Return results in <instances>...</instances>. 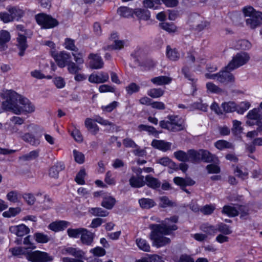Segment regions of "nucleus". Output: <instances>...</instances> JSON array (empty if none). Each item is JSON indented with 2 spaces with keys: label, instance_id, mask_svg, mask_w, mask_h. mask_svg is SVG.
Returning <instances> with one entry per match:
<instances>
[{
  "label": "nucleus",
  "instance_id": "1",
  "mask_svg": "<svg viewBox=\"0 0 262 262\" xmlns=\"http://www.w3.org/2000/svg\"><path fill=\"white\" fill-rule=\"evenodd\" d=\"M178 216L173 215L166 218L160 224L149 225V228L151 230L149 237L152 241L153 246L160 248L170 243V239L164 235H170L178 229V227L175 224L178 222Z\"/></svg>",
  "mask_w": 262,
  "mask_h": 262
},
{
  "label": "nucleus",
  "instance_id": "2",
  "mask_svg": "<svg viewBox=\"0 0 262 262\" xmlns=\"http://www.w3.org/2000/svg\"><path fill=\"white\" fill-rule=\"evenodd\" d=\"M3 97L5 100L3 102L2 106L5 110L12 112L14 114L15 111L18 112L17 107L22 97L21 95L13 90H7L4 92Z\"/></svg>",
  "mask_w": 262,
  "mask_h": 262
},
{
  "label": "nucleus",
  "instance_id": "3",
  "mask_svg": "<svg viewBox=\"0 0 262 262\" xmlns=\"http://www.w3.org/2000/svg\"><path fill=\"white\" fill-rule=\"evenodd\" d=\"M29 127H31L33 130L32 133L24 134L20 131L18 133V136L25 142L37 146L40 143V138L43 135V129L36 125H28V128Z\"/></svg>",
  "mask_w": 262,
  "mask_h": 262
},
{
  "label": "nucleus",
  "instance_id": "4",
  "mask_svg": "<svg viewBox=\"0 0 262 262\" xmlns=\"http://www.w3.org/2000/svg\"><path fill=\"white\" fill-rule=\"evenodd\" d=\"M243 13L246 16L249 17L246 20L247 25L251 29H255L262 24V13L255 11L251 6L245 7Z\"/></svg>",
  "mask_w": 262,
  "mask_h": 262
},
{
  "label": "nucleus",
  "instance_id": "5",
  "mask_svg": "<svg viewBox=\"0 0 262 262\" xmlns=\"http://www.w3.org/2000/svg\"><path fill=\"white\" fill-rule=\"evenodd\" d=\"M168 120L160 121L161 128L166 129L170 132H179L184 129L183 121L177 116H168Z\"/></svg>",
  "mask_w": 262,
  "mask_h": 262
},
{
  "label": "nucleus",
  "instance_id": "6",
  "mask_svg": "<svg viewBox=\"0 0 262 262\" xmlns=\"http://www.w3.org/2000/svg\"><path fill=\"white\" fill-rule=\"evenodd\" d=\"M62 254H69L76 258L63 257L61 259L63 262H84L81 259L84 258L85 252L78 248L71 247L66 248L62 250Z\"/></svg>",
  "mask_w": 262,
  "mask_h": 262
},
{
  "label": "nucleus",
  "instance_id": "7",
  "mask_svg": "<svg viewBox=\"0 0 262 262\" xmlns=\"http://www.w3.org/2000/svg\"><path fill=\"white\" fill-rule=\"evenodd\" d=\"M249 54L245 52L237 53L231 61L226 66V69L229 70H234L241 66L246 64L250 60Z\"/></svg>",
  "mask_w": 262,
  "mask_h": 262
},
{
  "label": "nucleus",
  "instance_id": "8",
  "mask_svg": "<svg viewBox=\"0 0 262 262\" xmlns=\"http://www.w3.org/2000/svg\"><path fill=\"white\" fill-rule=\"evenodd\" d=\"M37 23L43 29H52L59 25L58 21L50 15L39 13L35 15Z\"/></svg>",
  "mask_w": 262,
  "mask_h": 262
},
{
  "label": "nucleus",
  "instance_id": "9",
  "mask_svg": "<svg viewBox=\"0 0 262 262\" xmlns=\"http://www.w3.org/2000/svg\"><path fill=\"white\" fill-rule=\"evenodd\" d=\"M26 256L31 262H50L53 260V257L47 253L37 250L27 253Z\"/></svg>",
  "mask_w": 262,
  "mask_h": 262
},
{
  "label": "nucleus",
  "instance_id": "10",
  "mask_svg": "<svg viewBox=\"0 0 262 262\" xmlns=\"http://www.w3.org/2000/svg\"><path fill=\"white\" fill-rule=\"evenodd\" d=\"M19 104L21 106L18 105L17 109L18 110V112L15 111V114L16 115L30 114L35 111L34 105L27 98L22 97Z\"/></svg>",
  "mask_w": 262,
  "mask_h": 262
},
{
  "label": "nucleus",
  "instance_id": "11",
  "mask_svg": "<svg viewBox=\"0 0 262 262\" xmlns=\"http://www.w3.org/2000/svg\"><path fill=\"white\" fill-rule=\"evenodd\" d=\"M38 198L37 203L39 205V208L42 210L50 209L53 205V201L52 198L47 194H43L41 192H38L36 193Z\"/></svg>",
  "mask_w": 262,
  "mask_h": 262
},
{
  "label": "nucleus",
  "instance_id": "12",
  "mask_svg": "<svg viewBox=\"0 0 262 262\" xmlns=\"http://www.w3.org/2000/svg\"><path fill=\"white\" fill-rule=\"evenodd\" d=\"M232 70H229L225 67V69L218 73L217 81L224 85L233 83L235 81L234 75L230 73Z\"/></svg>",
  "mask_w": 262,
  "mask_h": 262
},
{
  "label": "nucleus",
  "instance_id": "13",
  "mask_svg": "<svg viewBox=\"0 0 262 262\" xmlns=\"http://www.w3.org/2000/svg\"><path fill=\"white\" fill-rule=\"evenodd\" d=\"M71 58L70 54L64 51L60 52L54 56L57 65L60 68L66 67L71 61Z\"/></svg>",
  "mask_w": 262,
  "mask_h": 262
},
{
  "label": "nucleus",
  "instance_id": "14",
  "mask_svg": "<svg viewBox=\"0 0 262 262\" xmlns=\"http://www.w3.org/2000/svg\"><path fill=\"white\" fill-rule=\"evenodd\" d=\"M200 152L201 153V161L205 163L213 162L215 164L219 163L220 161L215 155L205 149H200Z\"/></svg>",
  "mask_w": 262,
  "mask_h": 262
},
{
  "label": "nucleus",
  "instance_id": "15",
  "mask_svg": "<svg viewBox=\"0 0 262 262\" xmlns=\"http://www.w3.org/2000/svg\"><path fill=\"white\" fill-rule=\"evenodd\" d=\"M10 231L14 233L17 236H23L30 232V229L24 224L18 226H11L9 228Z\"/></svg>",
  "mask_w": 262,
  "mask_h": 262
},
{
  "label": "nucleus",
  "instance_id": "16",
  "mask_svg": "<svg viewBox=\"0 0 262 262\" xmlns=\"http://www.w3.org/2000/svg\"><path fill=\"white\" fill-rule=\"evenodd\" d=\"M108 78L107 73L101 72L99 74H92L89 77V80L92 83H101L106 82Z\"/></svg>",
  "mask_w": 262,
  "mask_h": 262
},
{
  "label": "nucleus",
  "instance_id": "17",
  "mask_svg": "<svg viewBox=\"0 0 262 262\" xmlns=\"http://www.w3.org/2000/svg\"><path fill=\"white\" fill-rule=\"evenodd\" d=\"M89 58L92 59V61L90 62V66L92 69H99L103 67V62L100 56L97 54L91 53L89 55Z\"/></svg>",
  "mask_w": 262,
  "mask_h": 262
},
{
  "label": "nucleus",
  "instance_id": "18",
  "mask_svg": "<svg viewBox=\"0 0 262 262\" xmlns=\"http://www.w3.org/2000/svg\"><path fill=\"white\" fill-rule=\"evenodd\" d=\"M151 146L163 151H166L170 149L171 143L164 140L155 139L151 142Z\"/></svg>",
  "mask_w": 262,
  "mask_h": 262
},
{
  "label": "nucleus",
  "instance_id": "19",
  "mask_svg": "<svg viewBox=\"0 0 262 262\" xmlns=\"http://www.w3.org/2000/svg\"><path fill=\"white\" fill-rule=\"evenodd\" d=\"M11 36L9 32L2 30L0 32V51H5L7 48V43L10 41Z\"/></svg>",
  "mask_w": 262,
  "mask_h": 262
},
{
  "label": "nucleus",
  "instance_id": "20",
  "mask_svg": "<svg viewBox=\"0 0 262 262\" xmlns=\"http://www.w3.org/2000/svg\"><path fill=\"white\" fill-rule=\"evenodd\" d=\"M17 43L16 46L19 49L18 55L20 56H23L25 54V51L28 47L26 37L23 35L18 34L17 38Z\"/></svg>",
  "mask_w": 262,
  "mask_h": 262
},
{
  "label": "nucleus",
  "instance_id": "21",
  "mask_svg": "<svg viewBox=\"0 0 262 262\" xmlns=\"http://www.w3.org/2000/svg\"><path fill=\"white\" fill-rule=\"evenodd\" d=\"M139 20H148L150 17V13L149 10L144 8H136L134 9V14Z\"/></svg>",
  "mask_w": 262,
  "mask_h": 262
},
{
  "label": "nucleus",
  "instance_id": "22",
  "mask_svg": "<svg viewBox=\"0 0 262 262\" xmlns=\"http://www.w3.org/2000/svg\"><path fill=\"white\" fill-rule=\"evenodd\" d=\"M84 230L81 235V243L86 245H91L93 242L95 234L84 228Z\"/></svg>",
  "mask_w": 262,
  "mask_h": 262
},
{
  "label": "nucleus",
  "instance_id": "23",
  "mask_svg": "<svg viewBox=\"0 0 262 262\" xmlns=\"http://www.w3.org/2000/svg\"><path fill=\"white\" fill-rule=\"evenodd\" d=\"M174 183L181 187H185L186 186H192L195 184L194 181L190 178H183L181 177H177L173 179Z\"/></svg>",
  "mask_w": 262,
  "mask_h": 262
},
{
  "label": "nucleus",
  "instance_id": "24",
  "mask_svg": "<svg viewBox=\"0 0 262 262\" xmlns=\"http://www.w3.org/2000/svg\"><path fill=\"white\" fill-rule=\"evenodd\" d=\"M84 124L87 129L93 135H96L99 131L98 126L91 118H86Z\"/></svg>",
  "mask_w": 262,
  "mask_h": 262
},
{
  "label": "nucleus",
  "instance_id": "25",
  "mask_svg": "<svg viewBox=\"0 0 262 262\" xmlns=\"http://www.w3.org/2000/svg\"><path fill=\"white\" fill-rule=\"evenodd\" d=\"M166 57L170 60L176 61L179 59L180 54L176 48H171L170 46H167L166 51Z\"/></svg>",
  "mask_w": 262,
  "mask_h": 262
},
{
  "label": "nucleus",
  "instance_id": "26",
  "mask_svg": "<svg viewBox=\"0 0 262 262\" xmlns=\"http://www.w3.org/2000/svg\"><path fill=\"white\" fill-rule=\"evenodd\" d=\"M69 223L64 221H60L51 223L49 225L50 229L55 231H59L64 230L69 225Z\"/></svg>",
  "mask_w": 262,
  "mask_h": 262
},
{
  "label": "nucleus",
  "instance_id": "27",
  "mask_svg": "<svg viewBox=\"0 0 262 262\" xmlns=\"http://www.w3.org/2000/svg\"><path fill=\"white\" fill-rule=\"evenodd\" d=\"M189 162L193 163H199L201 161V153L200 149L195 150L194 149L188 150Z\"/></svg>",
  "mask_w": 262,
  "mask_h": 262
},
{
  "label": "nucleus",
  "instance_id": "28",
  "mask_svg": "<svg viewBox=\"0 0 262 262\" xmlns=\"http://www.w3.org/2000/svg\"><path fill=\"white\" fill-rule=\"evenodd\" d=\"M145 184L152 189H156L160 187L161 185L160 181L157 178L152 177L150 175H147L145 178Z\"/></svg>",
  "mask_w": 262,
  "mask_h": 262
},
{
  "label": "nucleus",
  "instance_id": "29",
  "mask_svg": "<svg viewBox=\"0 0 262 262\" xmlns=\"http://www.w3.org/2000/svg\"><path fill=\"white\" fill-rule=\"evenodd\" d=\"M172 78L165 76H160L151 78L150 81L157 85L168 84L171 82Z\"/></svg>",
  "mask_w": 262,
  "mask_h": 262
},
{
  "label": "nucleus",
  "instance_id": "30",
  "mask_svg": "<svg viewBox=\"0 0 262 262\" xmlns=\"http://www.w3.org/2000/svg\"><path fill=\"white\" fill-rule=\"evenodd\" d=\"M129 184L132 187L140 188L145 185L144 177H132L129 180Z\"/></svg>",
  "mask_w": 262,
  "mask_h": 262
},
{
  "label": "nucleus",
  "instance_id": "31",
  "mask_svg": "<svg viewBox=\"0 0 262 262\" xmlns=\"http://www.w3.org/2000/svg\"><path fill=\"white\" fill-rule=\"evenodd\" d=\"M64 169V164L61 163H57L50 168L49 170V175L52 178H57L58 176L59 172Z\"/></svg>",
  "mask_w": 262,
  "mask_h": 262
},
{
  "label": "nucleus",
  "instance_id": "32",
  "mask_svg": "<svg viewBox=\"0 0 262 262\" xmlns=\"http://www.w3.org/2000/svg\"><path fill=\"white\" fill-rule=\"evenodd\" d=\"M7 10L12 16L14 20L15 18H21L25 14L24 11L18 7H11L7 8Z\"/></svg>",
  "mask_w": 262,
  "mask_h": 262
},
{
  "label": "nucleus",
  "instance_id": "33",
  "mask_svg": "<svg viewBox=\"0 0 262 262\" xmlns=\"http://www.w3.org/2000/svg\"><path fill=\"white\" fill-rule=\"evenodd\" d=\"M117 12L119 15L123 17H133L134 9L127 7H121L118 8Z\"/></svg>",
  "mask_w": 262,
  "mask_h": 262
},
{
  "label": "nucleus",
  "instance_id": "34",
  "mask_svg": "<svg viewBox=\"0 0 262 262\" xmlns=\"http://www.w3.org/2000/svg\"><path fill=\"white\" fill-rule=\"evenodd\" d=\"M136 244L141 250L144 252H150V246L145 239L141 238H138L136 240Z\"/></svg>",
  "mask_w": 262,
  "mask_h": 262
},
{
  "label": "nucleus",
  "instance_id": "35",
  "mask_svg": "<svg viewBox=\"0 0 262 262\" xmlns=\"http://www.w3.org/2000/svg\"><path fill=\"white\" fill-rule=\"evenodd\" d=\"M214 146L219 150L234 148V145L232 143L224 140H220L216 141L214 143Z\"/></svg>",
  "mask_w": 262,
  "mask_h": 262
},
{
  "label": "nucleus",
  "instance_id": "36",
  "mask_svg": "<svg viewBox=\"0 0 262 262\" xmlns=\"http://www.w3.org/2000/svg\"><path fill=\"white\" fill-rule=\"evenodd\" d=\"M252 47L251 43L246 39H241L236 42L235 48L237 50H248Z\"/></svg>",
  "mask_w": 262,
  "mask_h": 262
},
{
  "label": "nucleus",
  "instance_id": "37",
  "mask_svg": "<svg viewBox=\"0 0 262 262\" xmlns=\"http://www.w3.org/2000/svg\"><path fill=\"white\" fill-rule=\"evenodd\" d=\"M6 198L10 202L16 203L20 202L21 196L17 191L12 190L7 194Z\"/></svg>",
  "mask_w": 262,
  "mask_h": 262
},
{
  "label": "nucleus",
  "instance_id": "38",
  "mask_svg": "<svg viewBox=\"0 0 262 262\" xmlns=\"http://www.w3.org/2000/svg\"><path fill=\"white\" fill-rule=\"evenodd\" d=\"M89 212L94 216H98L101 217H105L107 216L109 214V212L101 208L96 207V208H91L89 209Z\"/></svg>",
  "mask_w": 262,
  "mask_h": 262
},
{
  "label": "nucleus",
  "instance_id": "39",
  "mask_svg": "<svg viewBox=\"0 0 262 262\" xmlns=\"http://www.w3.org/2000/svg\"><path fill=\"white\" fill-rule=\"evenodd\" d=\"M222 212L223 214H225L230 217H234L238 215V211L236 208L229 205L224 206Z\"/></svg>",
  "mask_w": 262,
  "mask_h": 262
},
{
  "label": "nucleus",
  "instance_id": "40",
  "mask_svg": "<svg viewBox=\"0 0 262 262\" xmlns=\"http://www.w3.org/2000/svg\"><path fill=\"white\" fill-rule=\"evenodd\" d=\"M139 203L141 208L145 209H149L156 205V203L153 200L146 198L140 199Z\"/></svg>",
  "mask_w": 262,
  "mask_h": 262
},
{
  "label": "nucleus",
  "instance_id": "41",
  "mask_svg": "<svg viewBox=\"0 0 262 262\" xmlns=\"http://www.w3.org/2000/svg\"><path fill=\"white\" fill-rule=\"evenodd\" d=\"M200 229L204 232L209 235L214 234L217 232V228H216V227L210 225L208 223L201 225Z\"/></svg>",
  "mask_w": 262,
  "mask_h": 262
},
{
  "label": "nucleus",
  "instance_id": "42",
  "mask_svg": "<svg viewBox=\"0 0 262 262\" xmlns=\"http://www.w3.org/2000/svg\"><path fill=\"white\" fill-rule=\"evenodd\" d=\"M125 43L124 40L115 39L112 45L107 47L106 49L104 48V50H121L124 48Z\"/></svg>",
  "mask_w": 262,
  "mask_h": 262
},
{
  "label": "nucleus",
  "instance_id": "43",
  "mask_svg": "<svg viewBox=\"0 0 262 262\" xmlns=\"http://www.w3.org/2000/svg\"><path fill=\"white\" fill-rule=\"evenodd\" d=\"M222 111L225 113H231L236 110V104L233 102H224L222 104Z\"/></svg>",
  "mask_w": 262,
  "mask_h": 262
},
{
  "label": "nucleus",
  "instance_id": "44",
  "mask_svg": "<svg viewBox=\"0 0 262 262\" xmlns=\"http://www.w3.org/2000/svg\"><path fill=\"white\" fill-rule=\"evenodd\" d=\"M259 110L257 108H254L249 112L247 117L249 120H254L256 121L262 119V115L258 113Z\"/></svg>",
  "mask_w": 262,
  "mask_h": 262
},
{
  "label": "nucleus",
  "instance_id": "45",
  "mask_svg": "<svg viewBox=\"0 0 262 262\" xmlns=\"http://www.w3.org/2000/svg\"><path fill=\"white\" fill-rule=\"evenodd\" d=\"M174 157L181 162H189L188 150L187 152L183 150H178L173 154Z\"/></svg>",
  "mask_w": 262,
  "mask_h": 262
},
{
  "label": "nucleus",
  "instance_id": "46",
  "mask_svg": "<svg viewBox=\"0 0 262 262\" xmlns=\"http://www.w3.org/2000/svg\"><path fill=\"white\" fill-rule=\"evenodd\" d=\"M115 203V199L113 197L110 196L103 199L101 202V205L107 209H111L113 207Z\"/></svg>",
  "mask_w": 262,
  "mask_h": 262
},
{
  "label": "nucleus",
  "instance_id": "47",
  "mask_svg": "<svg viewBox=\"0 0 262 262\" xmlns=\"http://www.w3.org/2000/svg\"><path fill=\"white\" fill-rule=\"evenodd\" d=\"M206 88L208 91L212 93L220 94L224 92L221 88L211 82L206 83Z\"/></svg>",
  "mask_w": 262,
  "mask_h": 262
},
{
  "label": "nucleus",
  "instance_id": "48",
  "mask_svg": "<svg viewBox=\"0 0 262 262\" xmlns=\"http://www.w3.org/2000/svg\"><path fill=\"white\" fill-rule=\"evenodd\" d=\"M20 211L21 209L19 207H11L8 210L3 213V216L5 217H11L16 216L17 214H19Z\"/></svg>",
  "mask_w": 262,
  "mask_h": 262
},
{
  "label": "nucleus",
  "instance_id": "49",
  "mask_svg": "<svg viewBox=\"0 0 262 262\" xmlns=\"http://www.w3.org/2000/svg\"><path fill=\"white\" fill-rule=\"evenodd\" d=\"M217 231H219L225 235H229L232 233V230L230 229V227L223 223L218 224L216 225Z\"/></svg>",
  "mask_w": 262,
  "mask_h": 262
},
{
  "label": "nucleus",
  "instance_id": "50",
  "mask_svg": "<svg viewBox=\"0 0 262 262\" xmlns=\"http://www.w3.org/2000/svg\"><path fill=\"white\" fill-rule=\"evenodd\" d=\"M164 91L161 88L151 89L149 90L147 94L150 97L154 98H157L163 95Z\"/></svg>",
  "mask_w": 262,
  "mask_h": 262
},
{
  "label": "nucleus",
  "instance_id": "51",
  "mask_svg": "<svg viewBox=\"0 0 262 262\" xmlns=\"http://www.w3.org/2000/svg\"><path fill=\"white\" fill-rule=\"evenodd\" d=\"M83 231H85L84 228H79L77 229L69 228L67 230V233L70 237L77 238L80 234L81 235V233L82 232H83Z\"/></svg>",
  "mask_w": 262,
  "mask_h": 262
},
{
  "label": "nucleus",
  "instance_id": "52",
  "mask_svg": "<svg viewBox=\"0 0 262 262\" xmlns=\"http://www.w3.org/2000/svg\"><path fill=\"white\" fill-rule=\"evenodd\" d=\"M38 156V151L33 150L29 153L23 155L19 157V159L23 161H30L36 158Z\"/></svg>",
  "mask_w": 262,
  "mask_h": 262
},
{
  "label": "nucleus",
  "instance_id": "53",
  "mask_svg": "<svg viewBox=\"0 0 262 262\" xmlns=\"http://www.w3.org/2000/svg\"><path fill=\"white\" fill-rule=\"evenodd\" d=\"M138 129L140 131H146L149 133V134L155 135L158 134V132L155 128L151 126L140 124L138 126Z\"/></svg>",
  "mask_w": 262,
  "mask_h": 262
},
{
  "label": "nucleus",
  "instance_id": "54",
  "mask_svg": "<svg viewBox=\"0 0 262 262\" xmlns=\"http://www.w3.org/2000/svg\"><path fill=\"white\" fill-rule=\"evenodd\" d=\"M142 3L145 8L157 9V7H155V5H160V0H142Z\"/></svg>",
  "mask_w": 262,
  "mask_h": 262
},
{
  "label": "nucleus",
  "instance_id": "55",
  "mask_svg": "<svg viewBox=\"0 0 262 262\" xmlns=\"http://www.w3.org/2000/svg\"><path fill=\"white\" fill-rule=\"evenodd\" d=\"M159 206L161 208H166L167 207H171L174 205V203L172 202L169 199L165 196L160 198Z\"/></svg>",
  "mask_w": 262,
  "mask_h": 262
},
{
  "label": "nucleus",
  "instance_id": "56",
  "mask_svg": "<svg viewBox=\"0 0 262 262\" xmlns=\"http://www.w3.org/2000/svg\"><path fill=\"white\" fill-rule=\"evenodd\" d=\"M159 26L162 29L169 33L174 32L176 31V27L173 24L163 22L160 23Z\"/></svg>",
  "mask_w": 262,
  "mask_h": 262
},
{
  "label": "nucleus",
  "instance_id": "57",
  "mask_svg": "<svg viewBox=\"0 0 262 262\" xmlns=\"http://www.w3.org/2000/svg\"><path fill=\"white\" fill-rule=\"evenodd\" d=\"M67 66H68V71L71 74H76L81 70V68L79 67V65H76L75 63L71 62V61Z\"/></svg>",
  "mask_w": 262,
  "mask_h": 262
},
{
  "label": "nucleus",
  "instance_id": "58",
  "mask_svg": "<svg viewBox=\"0 0 262 262\" xmlns=\"http://www.w3.org/2000/svg\"><path fill=\"white\" fill-rule=\"evenodd\" d=\"M34 237L36 241L39 243H46L49 240L48 236L42 233H36L34 234Z\"/></svg>",
  "mask_w": 262,
  "mask_h": 262
},
{
  "label": "nucleus",
  "instance_id": "59",
  "mask_svg": "<svg viewBox=\"0 0 262 262\" xmlns=\"http://www.w3.org/2000/svg\"><path fill=\"white\" fill-rule=\"evenodd\" d=\"M237 211L238 214H240V217L242 219L246 220L247 219V216L249 214V209L245 206H239L238 207Z\"/></svg>",
  "mask_w": 262,
  "mask_h": 262
},
{
  "label": "nucleus",
  "instance_id": "60",
  "mask_svg": "<svg viewBox=\"0 0 262 262\" xmlns=\"http://www.w3.org/2000/svg\"><path fill=\"white\" fill-rule=\"evenodd\" d=\"M241 122L236 120L233 121L232 131L235 135L239 134L242 132L243 128L241 126Z\"/></svg>",
  "mask_w": 262,
  "mask_h": 262
},
{
  "label": "nucleus",
  "instance_id": "61",
  "mask_svg": "<svg viewBox=\"0 0 262 262\" xmlns=\"http://www.w3.org/2000/svg\"><path fill=\"white\" fill-rule=\"evenodd\" d=\"M22 197L29 205H33L36 201L34 195L31 193H25Z\"/></svg>",
  "mask_w": 262,
  "mask_h": 262
},
{
  "label": "nucleus",
  "instance_id": "62",
  "mask_svg": "<svg viewBox=\"0 0 262 262\" xmlns=\"http://www.w3.org/2000/svg\"><path fill=\"white\" fill-rule=\"evenodd\" d=\"M85 171L84 169H81L78 173L77 174L75 180L78 184L83 185L85 182L84 180V177L85 176Z\"/></svg>",
  "mask_w": 262,
  "mask_h": 262
},
{
  "label": "nucleus",
  "instance_id": "63",
  "mask_svg": "<svg viewBox=\"0 0 262 262\" xmlns=\"http://www.w3.org/2000/svg\"><path fill=\"white\" fill-rule=\"evenodd\" d=\"M208 105L205 103L201 102H194L191 105L190 110L198 109L204 112L207 111Z\"/></svg>",
  "mask_w": 262,
  "mask_h": 262
},
{
  "label": "nucleus",
  "instance_id": "64",
  "mask_svg": "<svg viewBox=\"0 0 262 262\" xmlns=\"http://www.w3.org/2000/svg\"><path fill=\"white\" fill-rule=\"evenodd\" d=\"M64 44L67 49L75 52L78 51V48L75 46L74 40L71 38H66Z\"/></svg>",
  "mask_w": 262,
  "mask_h": 262
}]
</instances>
